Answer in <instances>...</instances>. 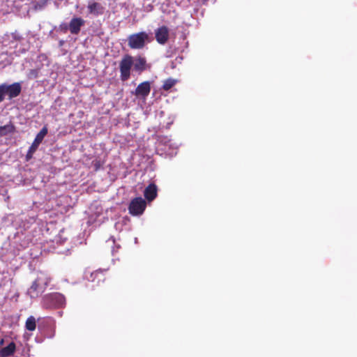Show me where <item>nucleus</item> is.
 Wrapping results in <instances>:
<instances>
[{
  "mask_svg": "<svg viewBox=\"0 0 357 357\" xmlns=\"http://www.w3.org/2000/svg\"><path fill=\"white\" fill-rule=\"evenodd\" d=\"M132 66L133 70L140 74L146 70V60L141 56L133 58L130 54L124 55L119 62L120 78L121 81L125 82L129 79Z\"/></svg>",
  "mask_w": 357,
  "mask_h": 357,
  "instance_id": "1",
  "label": "nucleus"
},
{
  "mask_svg": "<svg viewBox=\"0 0 357 357\" xmlns=\"http://www.w3.org/2000/svg\"><path fill=\"white\" fill-rule=\"evenodd\" d=\"M49 282L50 279L45 275H38L28 289V295L32 298H38L45 291Z\"/></svg>",
  "mask_w": 357,
  "mask_h": 357,
  "instance_id": "2",
  "label": "nucleus"
},
{
  "mask_svg": "<svg viewBox=\"0 0 357 357\" xmlns=\"http://www.w3.org/2000/svg\"><path fill=\"white\" fill-rule=\"evenodd\" d=\"M151 39L145 31L132 33L128 37V45L133 50L143 49L146 43H150Z\"/></svg>",
  "mask_w": 357,
  "mask_h": 357,
  "instance_id": "3",
  "label": "nucleus"
},
{
  "mask_svg": "<svg viewBox=\"0 0 357 357\" xmlns=\"http://www.w3.org/2000/svg\"><path fill=\"white\" fill-rule=\"evenodd\" d=\"M65 297L60 293H52L43 298L42 305L46 309L62 307L65 305Z\"/></svg>",
  "mask_w": 357,
  "mask_h": 357,
  "instance_id": "4",
  "label": "nucleus"
},
{
  "mask_svg": "<svg viewBox=\"0 0 357 357\" xmlns=\"http://www.w3.org/2000/svg\"><path fill=\"white\" fill-rule=\"evenodd\" d=\"M146 207V202L141 197L132 199L128 206L129 213L133 216L143 214Z\"/></svg>",
  "mask_w": 357,
  "mask_h": 357,
  "instance_id": "5",
  "label": "nucleus"
},
{
  "mask_svg": "<svg viewBox=\"0 0 357 357\" xmlns=\"http://www.w3.org/2000/svg\"><path fill=\"white\" fill-rule=\"evenodd\" d=\"M155 38L160 45H165L167 43L169 38V29L167 26L163 25L155 30Z\"/></svg>",
  "mask_w": 357,
  "mask_h": 357,
  "instance_id": "6",
  "label": "nucleus"
},
{
  "mask_svg": "<svg viewBox=\"0 0 357 357\" xmlns=\"http://www.w3.org/2000/svg\"><path fill=\"white\" fill-rule=\"evenodd\" d=\"M150 91L151 83L149 81H145L140 83L135 89V91L132 92V93L137 98L146 99L149 95Z\"/></svg>",
  "mask_w": 357,
  "mask_h": 357,
  "instance_id": "7",
  "label": "nucleus"
},
{
  "mask_svg": "<svg viewBox=\"0 0 357 357\" xmlns=\"http://www.w3.org/2000/svg\"><path fill=\"white\" fill-rule=\"evenodd\" d=\"M3 85H4L5 95H7L9 99L18 96L21 93L22 86L19 82H15L10 85L3 84Z\"/></svg>",
  "mask_w": 357,
  "mask_h": 357,
  "instance_id": "8",
  "label": "nucleus"
},
{
  "mask_svg": "<svg viewBox=\"0 0 357 357\" xmlns=\"http://www.w3.org/2000/svg\"><path fill=\"white\" fill-rule=\"evenodd\" d=\"M85 21L81 17H73L69 23V31L72 34L77 35L81 30V27L84 26Z\"/></svg>",
  "mask_w": 357,
  "mask_h": 357,
  "instance_id": "9",
  "label": "nucleus"
},
{
  "mask_svg": "<svg viewBox=\"0 0 357 357\" xmlns=\"http://www.w3.org/2000/svg\"><path fill=\"white\" fill-rule=\"evenodd\" d=\"M48 130L46 126H44L40 132L36 135L32 144L29 147V149L36 151L38 149L40 144L43 142L44 137L47 134Z\"/></svg>",
  "mask_w": 357,
  "mask_h": 357,
  "instance_id": "10",
  "label": "nucleus"
},
{
  "mask_svg": "<svg viewBox=\"0 0 357 357\" xmlns=\"http://www.w3.org/2000/svg\"><path fill=\"white\" fill-rule=\"evenodd\" d=\"M158 195V188L155 184L150 183L144 190V195L149 202L154 200Z\"/></svg>",
  "mask_w": 357,
  "mask_h": 357,
  "instance_id": "11",
  "label": "nucleus"
},
{
  "mask_svg": "<svg viewBox=\"0 0 357 357\" xmlns=\"http://www.w3.org/2000/svg\"><path fill=\"white\" fill-rule=\"evenodd\" d=\"M105 271L102 270H96L90 273V276L88 277L86 275L88 280L96 282L97 284H99L101 282H104L105 280Z\"/></svg>",
  "mask_w": 357,
  "mask_h": 357,
  "instance_id": "12",
  "label": "nucleus"
},
{
  "mask_svg": "<svg viewBox=\"0 0 357 357\" xmlns=\"http://www.w3.org/2000/svg\"><path fill=\"white\" fill-rule=\"evenodd\" d=\"M22 37L16 33L5 34L3 37L2 43L4 46H8L10 43L13 44V47H17L16 42L21 40Z\"/></svg>",
  "mask_w": 357,
  "mask_h": 357,
  "instance_id": "13",
  "label": "nucleus"
},
{
  "mask_svg": "<svg viewBox=\"0 0 357 357\" xmlns=\"http://www.w3.org/2000/svg\"><path fill=\"white\" fill-rule=\"evenodd\" d=\"M87 8L89 13L95 16L101 15L104 13L105 8L100 3L94 1L89 2Z\"/></svg>",
  "mask_w": 357,
  "mask_h": 357,
  "instance_id": "14",
  "label": "nucleus"
},
{
  "mask_svg": "<svg viewBox=\"0 0 357 357\" xmlns=\"http://www.w3.org/2000/svg\"><path fill=\"white\" fill-rule=\"evenodd\" d=\"M16 346L15 342H11L8 346L0 350L1 357H8L15 353Z\"/></svg>",
  "mask_w": 357,
  "mask_h": 357,
  "instance_id": "15",
  "label": "nucleus"
},
{
  "mask_svg": "<svg viewBox=\"0 0 357 357\" xmlns=\"http://www.w3.org/2000/svg\"><path fill=\"white\" fill-rule=\"evenodd\" d=\"M15 132V127L12 123H8L3 126H0V137H3Z\"/></svg>",
  "mask_w": 357,
  "mask_h": 357,
  "instance_id": "16",
  "label": "nucleus"
},
{
  "mask_svg": "<svg viewBox=\"0 0 357 357\" xmlns=\"http://www.w3.org/2000/svg\"><path fill=\"white\" fill-rule=\"evenodd\" d=\"M26 329L29 331H33L36 327V319L33 316L27 318L25 323Z\"/></svg>",
  "mask_w": 357,
  "mask_h": 357,
  "instance_id": "17",
  "label": "nucleus"
},
{
  "mask_svg": "<svg viewBox=\"0 0 357 357\" xmlns=\"http://www.w3.org/2000/svg\"><path fill=\"white\" fill-rule=\"evenodd\" d=\"M176 83V80L172 78H169L164 81L163 85H162V89L165 91H169L170 89H172Z\"/></svg>",
  "mask_w": 357,
  "mask_h": 357,
  "instance_id": "18",
  "label": "nucleus"
},
{
  "mask_svg": "<svg viewBox=\"0 0 357 357\" xmlns=\"http://www.w3.org/2000/svg\"><path fill=\"white\" fill-rule=\"evenodd\" d=\"M48 0H39L38 1L33 2V9L35 10H42L47 3Z\"/></svg>",
  "mask_w": 357,
  "mask_h": 357,
  "instance_id": "19",
  "label": "nucleus"
},
{
  "mask_svg": "<svg viewBox=\"0 0 357 357\" xmlns=\"http://www.w3.org/2000/svg\"><path fill=\"white\" fill-rule=\"evenodd\" d=\"M35 152L36 151L29 149L26 155V161H29L33 158V155Z\"/></svg>",
  "mask_w": 357,
  "mask_h": 357,
  "instance_id": "20",
  "label": "nucleus"
},
{
  "mask_svg": "<svg viewBox=\"0 0 357 357\" xmlns=\"http://www.w3.org/2000/svg\"><path fill=\"white\" fill-rule=\"evenodd\" d=\"M5 96L4 85L2 84L0 85V102L4 100Z\"/></svg>",
  "mask_w": 357,
  "mask_h": 357,
  "instance_id": "21",
  "label": "nucleus"
},
{
  "mask_svg": "<svg viewBox=\"0 0 357 357\" xmlns=\"http://www.w3.org/2000/svg\"><path fill=\"white\" fill-rule=\"evenodd\" d=\"M59 28L63 33H66L68 29H69V24L68 25L66 23H62L60 24Z\"/></svg>",
  "mask_w": 357,
  "mask_h": 357,
  "instance_id": "22",
  "label": "nucleus"
},
{
  "mask_svg": "<svg viewBox=\"0 0 357 357\" xmlns=\"http://www.w3.org/2000/svg\"><path fill=\"white\" fill-rule=\"evenodd\" d=\"M93 165H94V167H95V170L98 171L100 168V167H101L100 161L96 160L93 161Z\"/></svg>",
  "mask_w": 357,
  "mask_h": 357,
  "instance_id": "23",
  "label": "nucleus"
}]
</instances>
